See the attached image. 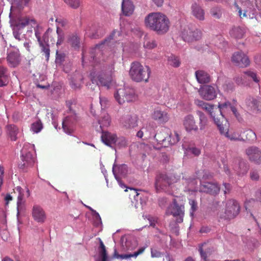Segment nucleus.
<instances>
[{"instance_id": "2", "label": "nucleus", "mask_w": 261, "mask_h": 261, "mask_svg": "<svg viewBox=\"0 0 261 261\" xmlns=\"http://www.w3.org/2000/svg\"><path fill=\"white\" fill-rule=\"evenodd\" d=\"M114 72V64L105 67L100 72L92 71L90 79L93 84H96V87L103 86L109 89L113 84V74Z\"/></svg>"}, {"instance_id": "5", "label": "nucleus", "mask_w": 261, "mask_h": 261, "mask_svg": "<svg viewBox=\"0 0 261 261\" xmlns=\"http://www.w3.org/2000/svg\"><path fill=\"white\" fill-rule=\"evenodd\" d=\"M35 153L34 145L24 144L21 151L20 158L22 162L19 164V167L23 169L33 166L35 162Z\"/></svg>"}, {"instance_id": "55", "label": "nucleus", "mask_w": 261, "mask_h": 261, "mask_svg": "<svg viewBox=\"0 0 261 261\" xmlns=\"http://www.w3.org/2000/svg\"><path fill=\"white\" fill-rule=\"evenodd\" d=\"M64 2L73 9L77 8L80 5V0H64Z\"/></svg>"}, {"instance_id": "35", "label": "nucleus", "mask_w": 261, "mask_h": 261, "mask_svg": "<svg viewBox=\"0 0 261 261\" xmlns=\"http://www.w3.org/2000/svg\"><path fill=\"white\" fill-rule=\"evenodd\" d=\"M7 61L10 66L15 67L20 62V57L19 51L17 50L9 53L7 56Z\"/></svg>"}, {"instance_id": "19", "label": "nucleus", "mask_w": 261, "mask_h": 261, "mask_svg": "<svg viewBox=\"0 0 261 261\" xmlns=\"http://www.w3.org/2000/svg\"><path fill=\"white\" fill-rule=\"evenodd\" d=\"M77 118L73 112L65 117L62 122V127L64 131L67 134H71L73 130V125L76 122Z\"/></svg>"}, {"instance_id": "1", "label": "nucleus", "mask_w": 261, "mask_h": 261, "mask_svg": "<svg viewBox=\"0 0 261 261\" xmlns=\"http://www.w3.org/2000/svg\"><path fill=\"white\" fill-rule=\"evenodd\" d=\"M145 26L159 35H164L169 30L170 22L168 17L161 12H153L147 15L144 20Z\"/></svg>"}, {"instance_id": "13", "label": "nucleus", "mask_w": 261, "mask_h": 261, "mask_svg": "<svg viewBox=\"0 0 261 261\" xmlns=\"http://www.w3.org/2000/svg\"><path fill=\"white\" fill-rule=\"evenodd\" d=\"M181 35L185 41L190 42L199 39L201 37V33L199 30L187 27L183 29Z\"/></svg>"}, {"instance_id": "21", "label": "nucleus", "mask_w": 261, "mask_h": 261, "mask_svg": "<svg viewBox=\"0 0 261 261\" xmlns=\"http://www.w3.org/2000/svg\"><path fill=\"white\" fill-rule=\"evenodd\" d=\"M138 120L136 115H127L121 118V123L124 128L131 129L138 125Z\"/></svg>"}, {"instance_id": "33", "label": "nucleus", "mask_w": 261, "mask_h": 261, "mask_svg": "<svg viewBox=\"0 0 261 261\" xmlns=\"http://www.w3.org/2000/svg\"><path fill=\"white\" fill-rule=\"evenodd\" d=\"M214 106L213 105H211L208 103H206L203 107H202V109L206 111L208 114L210 115L211 118L212 119L214 123L217 125V126L222 122V119H223L222 117L220 118H217V115L216 114L215 112L214 111Z\"/></svg>"}, {"instance_id": "42", "label": "nucleus", "mask_w": 261, "mask_h": 261, "mask_svg": "<svg viewBox=\"0 0 261 261\" xmlns=\"http://www.w3.org/2000/svg\"><path fill=\"white\" fill-rule=\"evenodd\" d=\"M167 61L168 63L174 67H179L181 63L179 57L172 54L168 57Z\"/></svg>"}, {"instance_id": "56", "label": "nucleus", "mask_w": 261, "mask_h": 261, "mask_svg": "<svg viewBox=\"0 0 261 261\" xmlns=\"http://www.w3.org/2000/svg\"><path fill=\"white\" fill-rule=\"evenodd\" d=\"M234 80L238 85H245L246 84L245 76L244 75H240L236 76Z\"/></svg>"}, {"instance_id": "28", "label": "nucleus", "mask_w": 261, "mask_h": 261, "mask_svg": "<svg viewBox=\"0 0 261 261\" xmlns=\"http://www.w3.org/2000/svg\"><path fill=\"white\" fill-rule=\"evenodd\" d=\"M235 166L232 167L233 170L240 175L245 174L248 170L247 163L242 160L237 159L235 161Z\"/></svg>"}, {"instance_id": "11", "label": "nucleus", "mask_w": 261, "mask_h": 261, "mask_svg": "<svg viewBox=\"0 0 261 261\" xmlns=\"http://www.w3.org/2000/svg\"><path fill=\"white\" fill-rule=\"evenodd\" d=\"M218 129L221 135L231 141H241L244 140L238 132L229 131L228 123L222 124V122L217 126Z\"/></svg>"}, {"instance_id": "4", "label": "nucleus", "mask_w": 261, "mask_h": 261, "mask_svg": "<svg viewBox=\"0 0 261 261\" xmlns=\"http://www.w3.org/2000/svg\"><path fill=\"white\" fill-rule=\"evenodd\" d=\"M150 69L148 66H143L139 62L132 64L129 70L131 79L137 82H147L150 74Z\"/></svg>"}, {"instance_id": "8", "label": "nucleus", "mask_w": 261, "mask_h": 261, "mask_svg": "<svg viewBox=\"0 0 261 261\" xmlns=\"http://www.w3.org/2000/svg\"><path fill=\"white\" fill-rule=\"evenodd\" d=\"M240 208L237 201L233 199L228 200L225 202L224 214L221 217L224 219L233 218L238 215Z\"/></svg>"}, {"instance_id": "30", "label": "nucleus", "mask_w": 261, "mask_h": 261, "mask_svg": "<svg viewBox=\"0 0 261 261\" xmlns=\"http://www.w3.org/2000/svg\"><path fill=\"white\" fill-rule=\"evenodd\" d=\"M152 118L161 123H165L169 120V116L166 112L156 109L152 114Z\"/></svg>"}, {"instance_id": "17", "label": "nucleus", "mask_w": 261, "mask_h": 261, "mask_svg": "<svg viewBox=\"0 0 261 261\" xmlns=\"http://www.w3.org/2000/svg\"><path fill=\"white\" fill-rule=\"evenodd\" d=\"M231 60L236 65L241 67H246L250 64L248 57L242 51L234 53L232 55Z\"/></svg>"}, {"instance_id": "39", "label": "nucleus", "mask_w": 261, "mask_h": 261, "mask_svg": "<svg viewBox=\"0 0 261 261\" xmlns=\"http://www.w3.org/2000/svg\"><path fill=\"white\" fill-rule=\"evenodd\" d=\"M195 76L198 82L200 84L207 83L210 81L209 75L203 70L196 71Z\"/></svg>"}, {"instance_id": "53", "label": "nucleus", "mask_w": 261, "mask_h": 261, "mask_svg": "<svg viewBox=\"0 0 261 261\" xmlns=\"http://www.w3.org/2000/svg\"><path fill=\"white\" fill-rule=\"evenodd\" d=\"M246 139L249 141H254L256 139L255 133L251 129H247L244 131Z\"/></svg>"}, {"instance_id": "29", "label": "nucleus", "mask_w": 261, "mask_h": 261, "mask_svg": "<svg viewBox=\"0 0 261 261\" xmlns=\"http://www.w3.org/2000/svg\"><path fill=\"white\" fill-rule=\"evenodd\" d=\"M145 247L140 248L137 251L134 252L133 253H126L119 254L116 249H114V252L113 254V257L120 259H128L131 257L136 258L139 255L142 254L145 250Z\"/></svg>"}, {"instance_id": "25", "label": "nucleus", "mask_w": 261, "mask_h": 261, "mask_svg": "<svg viewBox=\"0 0 261 261\" xmlns=\"http://www.w3.org/2000/svg\"><path fill=\"white\" fill-rule=\"evenodd\" d=\"M121 33L119 31L114 30L111 34L109 36L108 39H106L104 42L101 44L96 45L95 48L94 49L93 53L96 54V55L93 56L92 57V60L93 61H97V59L98 58L97 56L100 53V49L102 45L108 44V42H109L111 39H114L117 38V36H119Z\"/></svg>"}, {"instance_id": "43", "label": "nucleus", "mask_w": 261, "mask_h": 261, "mask_svg": "<svg viewBox=\"0 0 261 261\" xmlns=\"http://www.w3.org/2000/svg\"><path fill=\"white\" fill-rule=\"evenodd\" d=\"M8 82V77L6 69L0 66V87L5 86Z\"/></svg>"}, {"instance_id": "16", "label": "nucleus", "mask_w": 261, "mask_h": 261, "mask_svg": "<svg viewBox=\"0 0 261 261\" xmlns=\"http://www.w3.org/2000/svg\"><path fill=\"white\" fill-rule=\"evenodd\" d=\"M67 21L62 17L56 18V27H57V41L56 44L57 46L60 45L64 40V32L62 28H65L67 26Z\"/></svg>"}, {"instance_id": "27", "label": "nucleus", "mask_w": 261, "mask_h": 261, "mask_svg": "<svg viewBox=\"0 0 261 261\" xmlns=\"http://www.w3.org/2000/svg\"><path fill=\"white\" fill-rule=\"evenodd\" d=\"M101 139L102 142L107 146L112 147L116 141L117 136L114 133L102 131Z\"/></svg>"}, {"instance_id": "12", "label": "nucleus", "mask_w": 261, "mask_h": 261, "mask_svg": "<svg viewBox=\"0 0 261 261\" xmlns=\"http://www.w3.org/2000/svg\"><path fill=\"white\" fill-rule=\"evenodd\" d=\"M198 92L203 99L206 100H212L216 97L219 90L215 86L204 85L199 89Z\"/></svg>"}, {"instance_id": "23", "label": "nucleus", "mask_w": 261, "mask_h": 261, "mask_svg": "<svg viewBox=\"0 0 261 261\" xmlns=\"http://www.w3.org/2000/svg\"><path fill=\"white\" fill-rule=\"evenodd\" d=\"M112 171H113V173L115 176V178L118 181L119 186L122 188H125L126 187H125V185H124L122 183L118 174H119L122 177H124L127 173V166L124 164L119 166L118 167V172L117 173L116 172V167L115 164H114L113 165V167Z\"/></svg>"}, {"instance_id": "38", "label": "nucleus", "mask_w": 261, "mask_h": 261, "mask_svg": "<svg viewBox=\"0 0 261 261\" xmlns=\"http://www.w3.org/2000/svg\"><path fill=\"white\" fill-rule=\"evenodd\" d=\"M7 134L12 141H15L17 139V134L19 132L18 128L14 125L9 124L6 126Z\"/></svg>"}, {"instance_id": "57", "label": "nucleus", "mask_w": 261, "mask_h": 261, "mask_svg": "<svg viewBox=\"0 0 261 261\" xmlns=\"http://www.w3.org/2000/svg\"><path fill=\"white\" fill-rule=\"evenodd\" d=\"M69 42L72 46L75 48H77L79 46V39L75 36H72L69 40Z\"/></svg>"}, {"instance_id": "62", "label": "nucleus", "mask_w": 261, "mask_h": 261, "mask_svg": "<svg viewBox=\"0 0 261 261\" xmlns=\"http://www.w3.org/2000/svg\"><path fill=\"white\" fill-rule=\"evenodd\" d=\"M187 151L188 153H192L195 156L198 155L200 153V150L195 147H191L187 150Z\"/></svg>"}, {"instance_id": "41", "label": "nucleus", "mask_w": 261, "mask_h": 261, "mask_svg": "<svg viewBox=\"0 0 261 261\" xmlns=\"http://www.w3.org/2000/svg\"><path fill=\"white\" fill-rule=\"evenodd\" d=\"M111 118L108 114H104L101 119L98 121L99 125V129H97V131L101 129L102 131L105 127H107L110 125Z\"/></svg>"}, {"instance_id": "54", "label": "nucleus", "mask_w": 261, "mask_h": 261, "mask_svg": "<svg viewBox=\"0 0 261 261\" xmlns=\"http://www.w3.org/2000/svg\"><path fill=\"white\" fill-rule=\"evenodd\" d=\"M42 124L40 121H37L33 123L31 126V130L35 133L40 132L42 129Z\"/></svg>"}, {"instance_id": "26", "label": "nucleus", "mask_w": 261, "mask_h": 261, "mask_svg": "<svg viewBox=\"0 0 261 261\" xmlns=\"http://www.w3.org/2000/svg\"><path fill=\"white\" fill-rule=\"evenodd\" d=\"M183 125L186 131L188 132H196L198 129L194 118L191 115H188L185 117L183 120Z\"/></svg>"}, {"instance_id": "34", "label": "nucleus", "mask_w": 261, "mask_h": 261, "mask_svg": "<svg viewBox=\"0 0 261 261\" xmlns=\"http://www.w3.org/2000/svg\"><path fill=\"white\" fill-rule=\"evenodd\" d=\"M191 11L192 15L199 20L204 19V11L202 7L197 3H194L191 6Z\"/></svg>"}, {"instance_id": "51", "label": "nucleus", "mask_w": 261, "mask_h": 261, "mask_svg": "<svg viewBox=\"0 0 261 261\" xmlns=\"http://www.w3.org/2000/svg\"><path fill=\"white\" fill-rule=\"evenodd\" d=\"M243 73L245 75L252 79L254 82L256 83H259L260 79L257 76V74L255 72L251 70H248L244 71Z\"/></svg>"}, {"instance_id": "3", "label": "nucleus", "mask_w": 261, "mask_h": 261, "mask_svg": "<svg viewBox=\"0 0 261 261\" xmlns=\"http://www.w3.org/2000/svg\"><path fill=\"white\" fill-rule=\"evenodd\" d=\"M33 27L36 37L41 48V50L44 53L46 60H48L50 55L49 45L50 44H54L56 42L55 38L52 36L53 30L48 28L44 34L42 39L41 35L43 31V28L37 24Z\"/></svg>"}, {"instance_id": "47", "label": "nucleus", "mask_w": 261, "mask_h": 261, "mask_svg": "<svg viewBox=\"0 0 261 261\" xmlns=\"http://www.w3.org/2000/svg\"><path fill=\"white\" fill-rule=\"evenodd\" d=\"M230 34L231 36L236 38L239 39L243 37L244 32L242 28L240 27H236L231 30Z\"/></svg>"}, {"instance_id": "9", "label": "nucleus", "mask_w": 261, "mask_h": 261, "mask_svg": "<svg viewBox=\"0 0 261 261\" xmlns=\"http://www.w3.org/2000/svg\"><path fill=\"white\" fill-rule=\"evenodd\" d=\"M14 191L15 193L18 194L17 201V217L18 223H19L20 221L18 219L19 213L23 208V205L25 202L24 198L25 197H29L30 195V192L28 188H25V189H22L20 186L16 187L14 189Z\"/></svg>"}, {"instance_id": "46", "label": "nucleus", "mask_w": 261, "mask_h": 261, "mask_svg": "<svg viewBox=\"0 0 261 261\" xmlns=\"http://www.w3.org/2000/svg\"><path fill=\"white\" fill-rule=\"evenodd\" d=\"M82 83V78L79 75L78 77H72L70 82V86L72 89H78L81 87Z\"/></svg>"}, {"instance_id": "32", "label": "nucleus", "mask_w": 261, "mask_h": 261, "mask_svg": "<svg viewBox=\"0 0 261 261\" xmlns=\"http://www.w3.org/2000/svg\"><path fill=\"white\" fill-rule=\"evenodd\" d=\"M170 185L169 179L166 175L161 174L157 176L155 182V187L157 191L164 189L165 187Z\"/></svg>"}, {"instance_id": "58", "label": "nucleus", "mask_w": 261, "mask_h": 261, "mask_svg": "<svg viewBox=\"0 0 261 261\" xmlns=\"http://www.w3.org/2000/svg\"><path fill=\"white\" fill-rule=\"evenodd\" d=\"M212 15L216 18H219L221 16V10L219 8H214L211 11Z\"/></svg>"}, {"instance_id": "40", "label": "nucleus", "mask_w": 261, "mask_h": 261, "mask_svg": "<svg viewBox=\"0 0 261 261\" xmlns=\"http://www.w3.org/2000/svg\"><path fill=\"white\" fill-rule=\"evenodd\" d=\"M184 183L187 185L185 187V191L195 192L197 190L196 186L198 181L197 179L194 178L186 179L184 180Z\"/></svg>"}, {"instance_id": "60", "label": "nucleus", "mask_w": 261, "mask_h": 261, "mask_svg": "<svg viewBox=\"0 0 261 261\" xmlns=\"http://www.w3.org/2000/svg\"><path fill=\"white\" fill-rule=\"evenodd\" d=\"M108 99L104 96H99V103L102 109H105L108 105Z\"/></svg>"}, {"instance_id": "22", "label": "nucleus", "mask_w": 261, "mask_h": 261, "mask_svg": "<svg viewBox=\"0 0 261 261\" xmlns=\"http://www.w3.org/2000/svg\"><path fill=\"white\" fill-rule=\"evenodd\" d=\"M220 187L216 183L206 182L200 186V191L208 193L212 195H216L220 191Z\"/></svg>"}, {"instance_id": "10", "label": "nucleus", "mask_w": 261, "mask_h": 261, "mask_svg": "<svg viewBox=\"0 0 261 261\" xmlns=\"http://www.w3.org/2000/svg\"><path fill=\"white\" fill-rule=\"evenodd\" d=\"M167 215H172L174 217H179L177 220L178 223L182 222V217L184 215V206L182 204L177 203V199H174L173 203L168 206L166 210Z\"/></svg>"}, {"instance_id": "52", "label": "nucleus", "mask_w": 261, "mask_h": 261, "mask_svg": "<svg viewBox=\"0 0 261 261\" xmlns=\"http://www.w3.org/2000/svg\"><path fill=\"white\" fill-rule=\"evenodd\" d=\"M100 247L101 250L99 252V256L101 259H103V261H108V257L106 251L105 246L102 241H100Z\"/></svg>"}, {"instance_id": "20", "label": "nucleus", "mask_w": 261, "mask_h": 261, "mask_svg": "<svg viewBox=\"0 0 261 261\" xmlns=\"http://www.w3.org/2000/svg\"><path fill=\"white\" fill-rule=\"evenodd\" d=\"M32 215L34 220L38 223H43L46 219L44 210L41 206L37 204L33 205Z\"/></svg>"}, {"instance_id": "7", "label": "nucleus", "mask_w": 261, "mask_h": 261, "mask_svg": "<svg viewBox=\"0 0 261 261\" xmlns=\"http://www.w3.org/2000/svg\"><path fill=\"white\" fill-rule=\"evenodd\" d=\"M114 97L117 101L120 104H122L125 101H134L137 99V95L135 90L127 87L118 89L114 94Z\"/></svg>"}, {"instance_id": "61", "label": "nucleus", "mask_w": 261, "mask_h": 261, "mask_svg": "<svg viewBox=\"0 0 261 261\" xmlns=\"http://www.w3.org/2000/svg\"><path fill=\"white\" fill-rule=\"evenodd\" d=\"M189 204L191 205V211L190 212V215L191 216H193L194 212L196 211L197 208V203L194 200L190 199L189 200Z\"/></svg>"}, {"instance_id": "6", "label": "nucleus", "mask_w": 261, "mask_h": 261, "mask_svg": "<svg viewBox=\"0 0 261 261\" xmlns=\"http://www.w3.org/2000/svg\"><path fill=\"white\" fill-rule=\"evenodd\" d=\"M237 103L236 100H233L232 102L229 101L219 102L218 108H219L220 114L217 115V118H220L221 116L222 117L223 119H221L222 120V124L228 123L224 116L229 114L231 112H232L233 114L238 120L241 119V116L237 111Z\"/></svg>"}, {"instance_id": "45", "label": "nucleus", "mask_w": 261, "mask_h": 261, "mask_svg": "<svg viewBox=\"0 0 261 261\" xmlns=\"http://www.w3.org/2000/svg\"><path fill=\"white\" fill-rule=\"evenodd\" d=\"M197 114L199 116V127L200 129H203L207 123V118L206 116L201 111H197Z\"/></svg>"}, {"instance_id": "63", "label": "nucleus", "mask_w": 261, "mask_h": 261, "mask_svg": "<svg viewBox=\"0 0 261 261\" xmlns=\"http://www.w3.org/2000/svg\"><path fill=\"white\" fill-rule=\"evenodd\" d=\"M235 7L237 10L238 11V15L241 18L247 17L246 11H244V12H243L242 9L237 4H235Z\"/></svg>"}, {"instance_id": "37", "label": "nucleus", "mask_w": 261, "mask_h": 261, "mask_svg": "<svg viewBox=\"0 0 261 261\" xmlns=\"http://www.w3.org/2000/svg\"><path fill=\"white\" fill-rule=\"evenodd\" d=\"M102 28L97 24L89 25L87 30V33L92 38H96L100 36L102 33Z\"/></svg>"}, {"instance_id": "31", "label": "nucleus", "mask_w": 261, "mask_h": 261, "mask_svg": "<svg viewBox=\"0 0 261 261\" xmlns=\"http://www.w3.org/2000/svg\"><path fill=\"white\" fill-rule=\"evenodd\" d=\"M135 9L133 3L130 0H122L121 3V11L126 16L131 15Z\"/></svg>"}, {"instance_id": "18", "label": "nucleus", "mask_w": 261, "mask_h": 261, "mask_svg": "<svg viewBox=\"0 0 261 261\" xmlns=\"http://www.w3.org/2000/svg\"><path fill=\"white\" fill-rule=\"evenodd\" d=\"M246 153L249 160L256 164H261V149L256 146L248 147Z\"/></svg>"}, {"instance_id": "49", "label": "nucleus", "mask_w": 261, "mask_h": 261, "mask_svg": "<svg viewBox=\"0 0 261 261\" xmlns=\"http://www.w3.org/2000/svg\"><path fill=\"white\" fill-rule=\"evenodd\" d=\"M206 244L204 243L201 245V246L199 247V250L201 255V257L204 260H206L208 255L210 254L211 252L210 250H207Z\"/></svg>"}, {"instance_id": "48", "label": "nucleus", "mask_w": 261, "mask_h": 261, "mask_svg": "<svg viewBox=\"0 0 261 261\" xmlns=\"http://www.w3.org/2000/svg\"><path fill=\"white\" fill-rule=\"evenodd\" d=\"M127 145V141L123 137H120L118 138L117 137L116 141L115 143V146L118 148H124L126 147Z\"/></svg>"}, {"instance_id": "14", "label": "nucleus", "mask_w": 261, "mask_h": 261, "mask_svg": "<svg viewBox=\"0 0 261 261\" xmlns=\"http://www.w3.org/2000/svg\"><path fill=\"white\" fill-rule=\"evenodd\" d=\"M248 111L255 114L261 113V98L249 97L245 101Z\"/></svg>"}, {"instance_id": "50", "label": "nucleus", "mask_w": 261, "mask_h": 261, "mask_svg": "<svg viewBox=\"0 0 261 261\" xmlns=\"http://www.w3.org/2000/svg\"><path fill=\"white\" fill-rule=\"evenodd\" d=\"M167 139L163 140V142H165ZM179 140L178 135L176 133L171 134L168 138L167 140L169 142V144L173 145L178 142Z\"/></svg>"}, {"instance_id": "64", "label": "nucleus", "mask_w": 261, "mask_h": 261, "mask_svg": "<svg viewBox=\"0 0 261 261\" xmlns=\"http://www.w3.org/2000/svg\"><path fill=\"white\" fill-rule=\"evenodd\" d=\"M13 35L14 37L18 40H20V34L21 32L19 31L21 30L20 29H16V27L13 25Z\"/></svg>"}, {"instance_id": "44", "label": "nucleus", "mask_w": 261, "mask_h": 261, "mask_svg": "<svg viewBox=\"0 0 261 261\" xmlns=\"http://www.w3.org/2000/svg\"><path fill=\"white\" fill-rule=\"evenodd\" d=\"M143 47L147 49H152L157 46V42L154 39H149L146 37L144 38Z\"/></svg>"}, {"instance_id": "15", "label": "nucleus", "mask_w": 261, "mask_h": 261, "mask_svg": "<svg viewBox=\"0 0 261 261\" xmlns=\"http://www.w3.org/2000/svg\"><path fill=\"white\" fill-rule=\"evenodd\" d=\"M36 24V22L35 19L31 17L27 16H19L13 22H12V25L16 27V29L22 30L28 25H30L31 27H35Z\"/></svg>"}, {"instance_id": "59", "label": "nucleus", "mask_w": 261, "mask_h": 261, "mask_svg": "<svg viewBox=\"0 0 261 261\" xmlns=\"http://www.w3.org/2000/svg\"><path fill=\"white\" fill-rule=\"evenodd\" d=\"M94 219V224L98 226L101 224V220L99 214L96 212H94V215H92Z\"/></svg>"}, {"instance_id": "36", "label": "nucleus", "mask_w": 261, "mask_h": 261, "mask_svg": "<svg viewBox=\"0 0 261 261\" xmlns=\"http://www.w3.org/2000/svg\"><path fill=\"white\" fill-rule=\"evenodd\" d=\"M11 4V12L9 15L11 19L14 13L15 9H21L24 5L28 4L29 0H8Z\"/></svg>"}, {"instance_id": "24", "label": "nucleus", "mask_w": 261, "mask_h": 261, "mask_svg": "<svg viewBox=\"0 0 261 261\" xmlns=\"http://www.w3.org/2000/svg\"><path fill=\"white\" fill-rule=\"evenodd\" d=\"M121 245L124 251H132L138 246L137 241L130 237H123L121 239Z\"/></svg>"}]
</instances>
